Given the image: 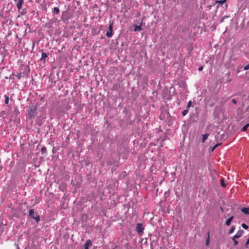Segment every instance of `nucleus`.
<instances>
[{
    "mask_svg": "<svg viewBox=\"0 0 249 249\" xmlns=\"http://www.w3.org/2000/svg\"><path fill=\"white\" fill-rule=\"evenodd\" d=\"M29 216L32 219H35L36 222L40 221L39 216L37 214L35 213L33 209H31L29 211Z\"/></svg>",
    "mask_w": 249,
    "mask_h": 249,
    "instance_id": "nucleus-1",
    "label": "nucleus"
},
{
    "mask_svg": "<svg viewBox=\"0 0 249 249\" xmlns=\"http://www.w3.org/2000/svg\"><path fill=\"white\" fill-rule=\"evenodd\" d=\"M113 22L111 21H109V26H108V31H107L106 33V36L107 37H111L112 35L113 32Z\"/></svg>",
    "mask_w": 249,
    "mask_h": 249,
    "instance_id": "nucleus-2",
    "label": "nucleus"
},
{
    "mask_svg": "<svg viewBox=\"0 0 249 249\" xmlns=\"http://www.w3.org/2000/svg\"><path fill=\"white\" fill-rule=\"evenodd\" d=\"M36 111V107H32L28 112L29 118H32L34 117Z\"/></svg>",
    "mask_w": 249,
    "mask_h": 249,
    "instance_id": "nucleus-3",
    "label": "nucleus"
},
{
    "mask_svg": "<svg viewBox=\"0 0 249 249\" xmlns=\"http://www.w3.org/2000/svg\"><path fill=\"white\" fill-rule=\"evenodd\" d=\"M136 230L139 234L142 235L143 233L144 228L141 223H138L137 224Z\"/></svg>",
    "mask_w": 249,
    "mask_h": 249,
    "instance_id": "nucleus-4",
    "label": "nucleus"
},
{
    "mask_svg": "<svg viewBox=\"0 0 249 249\" xmlns=\"http://www.w3.org/2000/svg\"><path fill=\"white\" fill-rule=\"evenodd\" d=\"M23 2V1H18V2L17 4L19 12H20L22 15H24L26 13V11L24 9H22L21 8Z\"/></svg>",
    "mask_w": 249,
    "mask_h": 249,
    "instance_id": "nucleus-5",
    "label": "nucleus"
},
{
    "mask_svg": "<svg viewBox=\"0 0 249 249\" xmlns=\"http://www.w3.org/2000/svg\"><path fill=\"white\" fill-rule=\"evenodd\" d=\"M47 54L46 53H41V57L40 58V61L43 62V64H45L46 58L47 57Z\"/></svg>",
    "mask_w": 249,
    "mask_h": 249,
    "instance_id": "nucleus-6",
    "label": "nucleus"
},
{
    "mask_svg": "<svg viewBox=\"0 0 249 249\" xmlns=\"http://www.w3.org/2000/svg\"><path fill=\"white\" fill-rule=\"evenodd\" d=\"M244 233V231L242 230H239L236 234L234 236V238H239L240 237H241L242 236V235H243Z\"/></svg>",
    "mask_w": 249,
    "mask_h": 249,
    "instance_id": "nucleus-7",
    "label": "nucleus"
},
{
    "mask_svg": "<svg viewBox=\"0 0 249 249\" xmlns=\"http://www.w3.org/2000/svg\"><path fill=\"white\" fill-rule=\"evenodd\" d=\"M91 245V242L90 240L86 241L84 245V249H89V246Z\"/></svg>",
    "mask_w": 249,
    "mask_h": 249,
    "instance_id": "nucleus-8",
    "label": "nucleus"
},
{
    "mask_svg": "<svg viewBox=\"0 0 249 249\" xmlns=\"http://www.w3.org/2000/svg\"><path fill=\"white\" fill-rule=\"evenodd\" d=\"M241 211L245 214H249V208H243L241 209Z\"/></svg>",
    "mask_w": 249,
    "mask_h": 249,
    "instance_id": "nucleus-9",
    "label": "nucleus"
},
{
    "mask_svg": "<svg viewBox=\"0 0 249 249\" xmlns=\"http://www.w3.org/2000/svg\"><path fill=\"white\" fill-rule=\"evenodd\" d=\"M233 216H232L231 217H230L226 221V225H227V226H229L230 224H231V221L233 220Z\"/></svg>",
    "mask_w": 249,
    "mask_h": 249,
    "instance_id": "nucleus-10",
    "label": "nucleus"
},
{
    "mask_svg": "<svg viewBox=\"0 0 249 249\" xmlns=\"http://www.w3.org/2000/svg\"><path fill=\"white\" fill-rule=\"evenodd\" d=\"M208 136H209V134H205L202 135V142H205V141L207 139Z\"/></svg>",
    "mask_w": 249,
    "mask_h": 249,
    "instance_id": "nucleus-11",
    "label": "nucleus"
},
{
    "mask_svg": "<svg viewBox=\"0 0 249 249\" xmlns=\"http://www.w3.org/2000/svg\"><path fill=\"white\" fill-rule=\"evenodd\" d=\"M142 30V28L141 27V25H136L135 26V28H134V31H140Z\"/></svg>",
    "mask_w": 249,
    "mask_h": 249,
    "instance_id": "nucleus-12",
    "label": "nucleus"
},
{
    "mask_svg": "<svg viewBox=\"0 0 249 249\" xmlns=\"http://www.w3.org/2000/svg\"><path fill=\"white\" fill-rule=\"evenodd\" d=\"M210 235V233L209 232L208 233V237H207L206 241V246H209L210 244V235Z\"/></svg>",
    "mask_w": 249,
    "mask_h": 249,
    "instance_id": "nucleus-13",
    "label": "nucleus"
},
{
    "mask_svg": "<svg viewBox=\"0 0 249 249\" xmlns=\"http://www.w3.org/2000/svg\"><path fill=\"white\" fill-rule=\"evenodd\" d=\"M220 182H221V185L223 187H225L226 186V184L225 182L224 179L223 178H221L220 179Z\"/></svg>",
    "mask_w": 249,
    "mask_h": 249,
    "instance_id": "nucleus-14",
    "label": "nucleus"
},
{
    "mask_svg": "<svg viewBox=\"0 0 249 249\" xmlns=\"http://www.w3.org/2000/svg\"><path fill=\"white\" fill-rule=\"evenodd\" d=\"M4 98H5V100H4V103L6 104H8L9 103V97L8 96L5 95L4 96Z\"/></svg>",
    "mask_w": 249,
    "mask_h": 249,
    "instance_id": "nucleus-15",
    "label": "nucleus"
},
{
    "mask_svg": "<svg viewBox=\"0 0 249 249\" xmlns=\"http://www.w3.org/2000/svg\"><path fill=\"white\" fill-rule=\"evenodd\" d=\"M235 228V226H232L231 227V229L229 231L228 234H230L232 233L233 232V231H234Z\"/></svg>",
    "mask_w": 249,
    "mask_h": 249,
    "instance_id": "nucleus-16",
    "label": "nucleus"
},
{
    "mask_svg": "<svg viewBox=\"0 0 249 249\" xmlns=\"http://www.w3.org/2000/svg\"><path fill=\"white\" fill-rule=\"evenodd\" d=\"M249 126V123L246 124L241 129V130L243 132L246 131L248 127Z\"/></svg>",
    "mask_w": 249,
    "mask_h": 249,
    "instance_id": "nucleus-17",
    "label": "nucleus"
},
{
    "mask_svg": "<svg viewBox=\"0 0 249 249\" xmlns=\"http://www.w3.org/2000/svg\"><path fill=\"white\" fill-rule=\"evenodd\" d=\"M236 238H234V236H233L232 238V241H233V243H234V246H236L238 245V241L236 240Z\"/></svg>",
    "mask_w": 249,
    "mask_h": 249,
    "instance_id": "nucleus-18",
    "label": "nucleus"
},
{
    "mask_svg": "<svg viewBox=\"0 0 249 249\" xmlns=\"http://www.w3.org/2000/svg\"><path fill=\"white\" fill-rule=\"evenodd\" d=\"M53 13H55V14H58L59 13V9L58 7H54L53 8Z\"/></svg>",
    "mask_w": 249,
    "mask_h": 249,
    "instance_id": "nucleus-19",
    "label": "nucleus"
},
{
    "mask_svg": "<svg viewBox=\"0 0 249 249\" xmlns=\"http://www.w3.org/2000/svg\"><path fill=\"white\" fill-rule=\"evenodd\" d=\"M41 153L42 154H45L47 151V149H46V147H45V146L42 147L41 148Z\"/></svg>",
    "mask_w": 249,
    "mask_h": 249,
    "instance_id": "nucleus-20",
    "label": "nucleus"
},
{
    "mask_svg": "<svg viewBox=\"0 0 249 249\" xmlns=\"http://www.w3.org/2000/svg\"><path fill=\"white\" fill-rule=\"evenodd\" d=\"M188 112V109L187 108L186 109L184 110L182 112V114L183 116H185Z\"/></svg>",
    "mask_w": 249,
    "mask_h": 249,
    "instance_id": "nucleus-21",
    "label": "nucleus"
},
{
    "mask_svg": "<svg viewBox=\"0 0 249 249\" xmlns=\"http://www.w3.org/2000/svg\"><path fill=\"white\" fill-rule=\"evenodd\" d=\"M221 144V143H217L216 144L212 149V151H213L217 146H218L219 145H220Z\"/></svg>",
    "mask_w": 249,
    "mask_h": 249,
    "instance_id": "nucleus-22",
    "label": "nucleus"
},
{
    "mask_svg": "<svg viewBox=\"0 0 249 249\" xmlns=\"http://www.w3.org/2000/svg\"><path fill=\"white\" fill-rule=\"evenodd\" d=\"M242 227L244 229H245V230L248 229V228H249V227H248V225H246V224H245V223H243V224H242Z\"/></svg>",
    "mask_w": 249,
    "mask_h": 249,
    "instance_id": "nucleus-23",
    "label": "nucleus"
},
{
    "mask_svg": "<svg viewBox=\"0 0 249 249\" xmlns=\"http://www.w3.org/2000/svg\"><path fill=\"white\" fill-rule=\"evenodd\" d=\"M244 70L245 71H247V70H249V64L244 67Z\"/></svg>",
    "mask_w": 249,
    "mask_h": 249,
    "instance_id": "nucleus-24",
    "label": "nucleus"
},
{
    "mask_svg": "<svg viewBox=\"0 0 249 249\" xmlns=\"http://www.w3.org/2000/svg\"><path fill=\"white\" fill-rule=\"evenodd\" d=\"M192 105V102L191 101H189L188 103L187 106V108L188 109Z\"/></svg>",
    "mask_w": 249,
    "mask_h": 249,
    "instance_id": "nucleus-25",
    "label": "nucleus"
},
{
    "mask_svg": "<svg viewBox=\"0 0 249 249\" xmlns=\"http://www.w3.org/2000/svg\"><path fill=\"white\" fill-rule=\"evenodd\" d=\"M228 17H229L228 16H224V17H223L221 18V20H220V22H222L224 21V19H225L226 18H228Z\"/></svg>",
    "mask_w": 249,
    "mask_h": 249,
    "instance_id": "nucleus-26",
    "label": "nucleus"
},
{
    "mask_svg": "<svg viewBox=\"0 0 249 249\" xmlns=\"http://www.w3.org/2000/svg\"><path fill=\"white\" fill-rule=\"evenodd\" d=\"M21 75H22V73L20 72V73H19L18 75H17V77H18V79H20L21 78Z\"/></svg>",
    "mask_w": 249,
    "mask_h": 249,
    "instance_id": "nucleus-27",
    "label": "nucleus"
},
{
    "mask_svg": "<svg viewBox=\"0 0 249 249\" xmlns=\"http://www.w3.org/2000/svg\"><path fill=\"white\" fill-rule=\"evenodd\" d=\"M249 244V238L247 240L246 243V245H245V246L246 248H248V245Z\"/></svg>",
    "mask_w": 249,
    "mask_h": 249,
    "instance_id": "nucleus-28",
    "label": "nucleus"
},
{
    "mask_svg": "<svg viewBox=\"0 0 249 249\" xmlns=\"http://www.w3.org/2000/svg\"><path fill=\"white\" fill-rule=\"evenodd\" d=\"M226 1H216V3H219L221 4H223V3H225Z\"/></svg>",
    "mask_w": 249,
    "mask_h": 249,
    "instance_id": "nucleus-29",
    "label": "nucleus"
},
{
    "mask_svg": "<svg viewBox=\"0 0 249 249\" xmlns=\"http://www.w3.org/2000/svg\"><path fill=\"white\" fill-rule=\"evenodd\" d=\"M232 102L234 104H235V105H236V104H237V101L236 100V99H233L232 100Z\"/></svg>",
    "mask_w": 249,
    "mask_h": 249,
    "instance_id": "nucleus-30",
    "label": "nucleus"
},
{
    "mask_svg": "<svg viewBox=\"0 0 249 249\" xmlns=\"http://www.w3.org/2000/svg\"><path fill=\"white\" fill-rule=\"evenodd\" d=\"M203 67L201 66L198 68V70L199 71H201L203 70Z\"/></svg>",
    "mask_w": 249,
    "mask_h": 249,
    "instance_id": "nucleus-31",
    "label": "nucleus"
},
{
    "mask_svg": "<svg viewBox=\"0 0 249 249\" xmlns=\"http://www.w3.org/2000/svg\"><path fill=\"white\" fill-rule=\"evenodd\" d=\"M221 210L222 211H223V209L222 208H221Z\"/></svg>",
    "mask_w": 249,
    "mask_h": 249,
    "instance_id": "nucleus-32",
    "label": "nucleus"
}]
</instances>
